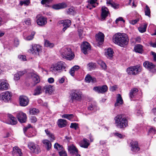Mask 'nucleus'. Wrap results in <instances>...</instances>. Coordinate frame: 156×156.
Masks as SVG:
<instances>
[{
  "mask_svg": "<svg viewBox=\"0 0 156 156\" xmlns=\"http://www.w3.org/2000/svg\"><path fill=\"white\" fill-rule=\"evenodd\" d=\"M54 148L55 149H56L58 150V148H62V146H61L60 145H59V144H58V143H55V144H54Z\"/></svg>",
  "mask_w": 156,
  "mask_h": 156,
  "instance_id": "56",
  "label": "nucleus"
},
{
  "mask_svg": "<svg viewBox=\"0 0 156 156\" xmlns=\"http://www.w3.org/2000/svg\"><path fill=\"white\" fill-rule=\"evenodd\" d=\"M108 88L106 85H104L102 86L94 87L93 88L94 90L98 93L103 94L107 92Z\"/></svg>",
  "mask_w": 156,
  "mask_h": 156,
  "instance_id": "10",
  "label": "nucleus"
},
{
  "mask_svg": "<svg viewBox=\"0 0 156 156\" xmlns=\"http://www.w3.org/2000/svg\"><path fill=\"white\" fill-rule=\"evenodd\" d=\"M123 100L121 95L118 94L116 100V102L115 103V106L116 107L120 105L123 104Z\"/></svg>",
  "mask_w": 156,
  "mask_h": 156,
  "instance_id": "28",
  "label": "nucleus"
},
{
  "mask_svg": "<svg viewBox=\"0 0 156 156\" xmlns=\"http://www.w3.org/2000/svg\"><path fill=\"white\" fill-rule=\"evenodd\" d=\"M74 117V116L73 114H63L62 116V118H66L70 121L72 120Z\"/></svg>",
  "mask_w": 156,
  "mask_h": 156,
  "instance_id": "37",
  "label": "nucleus"
},
{
  "mask_svg": "<svg viewBox=\"0 0 156 156\" xmlns=\"http://www.w3.org/2000/svg\"><path fill=\"white\" fill-rule=\"evenodd\" d=\"M14 44L15 46L16 47L19 44V41L18 38H15L14 39Z\"/></svg>",
  "mask_w": 156,
  "mask_h": 156,
  "instance_id": "62",
  "label": "nucleus"
},
{
  "mask_svg": "<svg viewBox=\"0 0 156 156\" xmlns=\"http://www.w3.org/2000/svg\"><path fill=\"white\" fill-rule=\"evenodd\" d=\"M59 154L60 156H67V154L66 152L64 151L59 152Z\"/></svg>",
  "mask_w": 156,
  "mask_h": 156,
  "instance_id": "55",
  "label": "nucleus"
},
{
  "mask_svg": "<svg viewBox=\"0 0 156 156\" xmlns=\"http://www.w3.org/2000/svg\"><path fill=\"white\" fill-rule=\"evenodd\" d=\"M104 34L99 32L96 35V39L99 45L101 44L104 41Z\"/></svg>",
  "mask_w": 156,
  "mask_h": 156,
  "instance_id": "16",
  "label": "nucleus"
},
{
  "mask_svg": "<svg viewBox=\"0 0 156 156\" xmlns=\"http://www.w3.org/2000/svg\"><path fill=\"white\" fill-rule=\"evenodd\" d=\"M83 97L82 92L78 90H72L69 94V98L72 102L79 101L81 100Z\"/></svg>",
  "mask_w": 156,
  "mask_h": 156,
  "instance_id": "5",
  "label": "nucleus"
},
{
  "mask_svg": "<svg viewBox=\"0 0 156 156\" xmlns=\"http://www.w3.org/2000/svg\"><path fill=\"white\" fill-rule=\"evenodd\" d=\"M66 4L63 3L54 5L52 6V8L55 9H58L66 8Z\"/></svg>",
  "mask_w": 156,
  "mask_h": 156,
  "instance_id": "31",
  "label": "nucleus"
},
{
  "mask_svg": "<svg viewBox=\"0 0 156 156\" xmlns=\"http://www.w3.org/2000/svg\"><path fill=\"white\" fill-rule=\"evenodd\" d=\"M24 22L25 24L28 25H30L31 24V20L30 18H27L25 20Z\"/></svg>",
  "mask_w": 156,
  "mask_h": 156,
  "instance_id": "52",
  "label": "nucleus"
},
{
  "mask_svg": "<svg viewBox=\"0 0 156 156\" xmlns=\"http://www.w3.org/2000/svg\"><path fill=\"white\" fill-rule=\"evenodd\" d=\"M12 94L9 91H6L2 93L0 95V98L2 100L5 102H8L11 98Z\"/></svg>",
  "mask_w": 156,
  "mask_h": 156,
  "instance_id": "11",
  "label": "nucleus"
},
{
  "mask_svg": "<svg viewBox=\"0 0 156 156\" xmlns=\"http://www.w3.org/2000/svg\"><path fill=\"white\" fill-rule=\"evenodd\" d=\"M144 66L149 70L154 69L155 68V65L152 63L148 61H145L143 63Z\"/></svg>",
  "mask_w": 156,
  "mask_h": 156,
  "instance_id": "24",
  "label": "nucleus"
},
{
  "mask_svg": "<svg viewBox=\"0 0 156 156\" xmlns=\"http://www.w3.org/2000/svg\"><path fill=\"white\" fill-rule=\"evenodd\" d=\"M35 32L33 31L31 32L30 35L27 37L26 38V39L27 40L30 41L32 40L34 38V36L35 34Z\"/></svg>",
  "mask_w": 156,
  "mask_h": 156,
  "instance_id": "44",
  "label": "nucleus"
},
{
  "mask_svg": "<svg viewBox=\"0 0 156 156\" xmlns=\"http://www.w3.org/2000/svg\"><path fill=\"white\" fill-rule=\"evenodd\" d=\"M113 51L110 48H108L105 52V55L108 58H111L113 56Z\"/></svg>",
  "mask_w": 156,
  "mask_h": 156,
  "instance_id": "35",
  "label": "nucleus"
},
{
  "mask_svg": "<svg viewBox=\"0 0 156 156\" xmlns=\"http://www.w3.org/2000/svg\"><path fill=\"white\" fill-rule=\"evenodd\" d=\"M117 88V85H115L111 87L110 88V90L112 91H115Z\"/></svg>",
  "mask_w": 156,
  "mask_h": 156,
  "instance_id": "60",
  "label": "nucleus"
},
{
  "mask_svg": "<svg viewBox=\"0 0 156 156\" xmlns=\"http://www.w3.org/2000/svg\"><path fill=\"white\" fill-rule=\"evenodd\" d=\"M71 24V21L69 20H61L58 23V25L61 27H63L62 31H65L66 29L68 28Z\"/></svg>",
  "mask_w": 156,
  "mask_h": 156,
  "instance_id": "9",
  "label": "nucleus"
},
{
  "mask_svg": "<svg viewBox=\"0 0 156 156\" xmlns=\"http://www.w3.org/2000/svg\"><path fill=\"white\" fill-rule=\"evenodd\" d=\"M18 58L21 60L23 61H25L27 60L26 56L25 55H19L18 56Z\"/></svg>",
  "mask_w": 156,
  "mask_h": 156,
  "instance_id": "54",
  "label": "nucleus"
},
{
  "mask_svg": "<svg viewBox=\"0 0 156 156\" xmlns=\"http://www.w3.org/2000/svg\"><path fill=\"white\" fill-rule=\"evenodd\" d=\"M61 57L63 58L71 60L75 56L74 54L72 52L71 49L67 46L62 47L60 50Z\"/></svg>",
  "mask_w": 156,
  "mask_h": 156,
  "instance_id": "3",
  "label": "nucleus"
},
{
  "mask_svg": "<svg viewBox=\"0 0 156 156\" xmlns=\"http://www.w3.org/2000/svg\"><path fill=\"white\" fill-rule=\"evenodd\" d=\"M88 67L90 69H94L96 67L95 63L91 62L89 63L87 65Z\"/></svg>",
  "mask_w": 156,
  "mask_h": 156,
  "instance_id": "47",
  "label": "nucleus"
},
{
  "mask_svg": "<svg viewBox=\"0 0 156 156\" xmlns=\"http://www.w3.org/2000/svg\"><path fill=\"white\" fill-rule=\"evenodd\" d=\"M42 93L41 87L40 86H38L34 90L33 95H39Z\"/></svg>",
  "mask_w": 156,
  "mask_h": 156,
  "instance_id": "36",
  "label": "nucleus"
},
{
  "mask_svg": "<svg viewBox=\"0 0 156 156\" xmlns=\"http://www.w3.org/2000/svg\"><path fill=\"white\" fill-rule=\"evenodd\" d=\"M28 146L31 151L36 154H38L41 151L40 148L38 145L34 142H30L28 143Z\"/></svg>",
  "mask_w": 156,
  "mask_h": 156,
  "instance_id": "8",
  "label": "nucleus"
},
{
  "mask_svg": "<svg viewBox=\"0 0 156 156\" xmlns=\"http://www.w3.org/2000/svg\"><path fill=\"white\" fill-rule=\"evenodd\" d=\"M149 132L151 133L152 134H154L156 133V130L153 127H152L149 130Z\"/></svg>",
  "mask_w": 156,
  "mask_h": 156,
  "instance_id": "61",
  "label": "nucleus"
},
{
  "mask_svg": "<svg viewBox=\"0 0 156 156\" xmlns=\"http://www.w3.org/2000/svg\"><path fill=\"white\" fill-rule=\"evenodd\" d=\"M20 103L21 106H25L28 105L29 102L28 98L24 96H20L19 98Z\"/></svg>",
  "mask_w": 156,
  "mask_h": 156,
  "instance_id": "15",
  "label": "nucleus"
},
{
  "mask_svg": "<svg viewBox=\"0 0 156 156\" xmlns=\"http://www.w3.org/2000/svg\"><path fill=\"white\" fill-rule=\"evenodd\" d=\"M16 116L19 122L21 123H24L26 121V115L22 112L17 113Z\"/></svg>",
  "mask_w": 156,
  "mask_h": 156,
  "instance_id": "12",
  "label": "nucleus"
},
{
  "mask_svg": "<svg viewBox=\"0 0 156 156\" xmlns=\"http://www.w3.org/2000/svg\"><path fill=\"white\" fill-rule=\"evenodd\" d=\"M31 78L34 82V86H35L39 82L40 79L39 76L34 73H31L30 74Z\"/></svg>",
  "mask_w": 156,
  "mask_h": 156,
  "instance_id": "17",
  "label": "nucleus"
},
{
  "mask_svg": "<svg viewBox=\"0 0 156 156\" xmlns=\"http://www.w3.org/2000/svg\"><path fill=\"white\" fill-rule=\"evenodd\" d=\"M13 149L14 150H16V152L18 154L19 156H22V153L21 151V150L19 149L18 147H14L13 148Z\"/></svg>",
  "mask_w": 156,
  "mask_h": 156,
  "instance_id": "45",
  "label": "nucleus"
},
{
  "mask_svg": "<svg viewBox=\"0 0 156 156\" xmlns=\"http://www.w3.org/2000/svg\"><path fill=\"white\" fill-rule=\"evenodd\" d=\"M80 67L78 65H76L72 68L69 72L70 74L73 76L75 75V72L77 71L79 69Z\"/></svg>",
  "mask_w": 156,
  "mask_h": 156,
  "instance_id": "34",
  "label": "nucleus"
},
{
  "mask_svg": "<svg viewBox=\"0 0 156 156\" xmlns=\"http://www.w3.org/2000/svg\"><path fill=\"white\" fill-rule=\"evenodd\" d=\"M81 50L82 52L85 54L87 53V51L90 49V46L89 44L87 42H83L81 46Z\"/></svg>",
  "mask_w": 156,
  "mask_h": 156,
  "instance_id": "13",
  "label": "nucleus"
},
{
  "mask_svg": "<svg viewBox=\"0 0 156 156\" xmlns=\"http://www.w3.org/2000/svg\"><path fill=\"white\" fill-rule=\"evenodd\" d=\"M68 150L69 152L72 154H78V150L75 146L73 145L69 146Z\"/></svg>",
  "mask_w": 156,
  "mask_h": 156,
  "instance_id": "26",
  "label": "nucleus"
},
{
  "mask_svg": "<svg viewBox=\"0 0 156 156\" xmlns=\"http://www.w3.org/2000/svg\"><path fill=\"white\" fill-rule=\"evenodd\" d=\"M144 12L145 15L148 16L149 17H150V10L149 7L147 5H146V7L144 9Z\"/></svg>",
  "mask_w": 156,
  "mask_h": 156,
  "instance_id": "39",
  "label": "nucleus"
},
{
  "mask_svg": "<svg viewBox=\"0 0 156 156\" xmlns=\"http://www.w3.org/2000/svg\"><path fill=\"white\" fill-rule=\"evenodd\" d=\"M50 140L48 139H44L42 140V143L47 151H49L52 145Z\"/></svg>",
  "mask_w": 156,
  "mask_h": 156,
  "instance_id": "21",
  "label": "nucleus"
},
{
  "mask_svg": "<svg viewBox=\"0 0 156 156\" xmlns=\"http://www.w3.org/2000/svg\"><path fill=\"white\" fill-rule=\"evenodd\" d=\"M131 150L134 152H138L140 150L138 145V143L136 141H132L131 143Z\"/></svg>",
  "mask_w": 156,
  "mask_h": 156,
  "instance_id": "18",
  "label": "nucleus"
},
{
  "mask_svg": "<svg viewBox=\"0 0 156 156\" xmlns=\"http://www.w3.org/2000/svg\"><path fill=\"white\" fill-rule=\"evenodd\" d=\"M147 24H144L143 27H139L138 28L139 31L141 33H144L146 31Z\"/></svg>",
  "mask_w": 156,
  "mask_h": 156,
  "instance_id": "41",
  "label": "nucleus"
},
{
  "mask_svg": "<svg viewBox=\"0 0 156 156\" xmlns=\"http://www.w3.org/2000/svg\"><path fill=\"white\" fill-rule=\"evenodd\" d=\"M85 80L86 82L89 83L90 82L93 83L96 82V80L94 77H92L89 74H87L86 76Z\"/></svg>",
  "mask_w": 156,
  "mask_h": 156,
  "instance_id": "27",
  "label": "nucleus"
},
{
  "mask_svg": "<svg viewBox=\"0 0 156 156\" xmlns=\"http://www.w3.org/2000/svg\"><path fill=\"white\" fill-rule=\"evenodd\" d=\"M113 41L115 44L121 47H124L128 44L129 40L126 34L118 33L113 36Z\"/></svg>",
  "mask_w": 156,
  "mask_h": 156,
  "instance_id": "1",
  "label": "nucleus"
},
{
  "mask_svg": "<svg viewBox=\"0 0 156 156\" xmlns=\"http://www.w3.org/2000/svg\"><path fill=\"white\" fill-rule=\"evenodd\" d=\"M49 138L51 141L52 142L54 141L55 139L54 135L52 133L49 136H48Z\"/></svg>",
  "mask_w": 156,
  "mask_h": 156,
  "instance_id": "50",
  "label": "nucleus"
},
{
  "mask_svg": "<svg viewBox=\"0 0 156 156\" xmlns=\"http://www.w3.org/2000/svg\"><path fill=\"white\" fill-rule=\"evenodd\" d=\"M66 65L62 61L58 62L52 65L50 68V71L54 73H61L66 68Z\"/></svg>",
  "mask_w": 156,
  "mask_h": 156,
  "instance_id": "4",
  "label": "nucleus"
},
{
  "mask_svg": "<svg viewBox=\"0 0 156 156\" xmlns=\"http://www.w3.org/2000/svg\"><path fill=\"white\" fill-rule=\"evenodd\" d=\"M39 112V110L36 108H33L30 109V113L31 115H35L38 113Z\"/></svg>",
  "mask_w": 156,
  "mask_h": 156,
  "instance_id": "42",
  "label": "nucleus"
},
{
  "mask_svg": "<svg viewBox=\"0 0 156 156\" xmlns=\"http://www.w3.org/2000/svg\"><path fill=\"white\" fill-rule=\"evenodd\" d=\"M52 0H42L41 1V3L42 4H44L46 3H49L51 2Z\"/></svg>",
  "mask_w": 156,
  "mask_h": 156,
  "instance_id": "58",
  "label": "nucleus"
},
{
  "mask_svg": "<svg viewBox=\"0 0 156 156\" xmlns=\"http://www.w3.org/2000/svg\"><path fill=\"white\" fill-rule=\"evenodd\" d=\"M134 50L135 52L141 53L143 51V46L140 44H136L134 48Z\"/></svg>",
  "mask_w": 156,
  "mask_h": 156,
  "instance_id": "33",
  "label": "nucleus"
},
{
  "mask_svg": "<svg viewBox=\"0 0 156 156\" xmlns=\"http://www.w3.org/2000/svg\"><path fill=\"white\" fill-rule=\"evenodd\" d=\"M119 21H122L124 23L125 22V20H123V18L121 17H120L116 19L115 20L116 23H117Z\"/></svg>",
  "mask_w": 156,
  "mask_h": 156,
  "instance_id": "57",
  "label": "nucleus"
},
{
  "mask_svg": "<svg viewBox=\"0 0 156 156\" xmlns=\"http://www.w3.org/2000/svg\"><path fill=\"white\" fill-rule=\"evenodd\" d=\"M8 116L9 120H10L7 123L8 124L11 125H15L17 123V121L16 119L11 114H8Z\"/></svg>",
  "mask_w": 156,
  "mask_h": 156,
  "instance_id": "23",
  "label": "nucleus"
},
{
  "mask_svg": "<svg viewBox=\"0 0 156 156\" xmlns=\"http://www.w3.org/2000/svg\"><path fill=\"white\" fill-rule=\"evenodd\" d=\"M30 3V1L29 0H25L23 1H21L20 4L21 5H28Z\"/></svg>",
  "mask_w": 156,
  "mask_h": 156,
  "instance_id": "46",
  "label": "nucleus"
},
{
  "mask_svg": "<svg viewBox=\"0 0 156 156\" xmlns=\"http://www.w3.org/2000/svg\"><path fill=\"white\" fill-rule=\"evenodd\" d=\"M88 109L89 110H93L95 112L97 110V107L96 105L91 104L88 107Z\"/></svg>",
  "mask_w": 156,
  "mask_h": 156,
  "instance_id": "43",
  "label": "nucleus"
},
{
  "mask_svg": "<svg viewBox=\"0 0 156 156\" xmlns=\"http://www.w3.org/2000/svg\"><path fill=\"white\" fill-rule=\"evenodd\" d=\"M65 80V77L64 76H63L62 77L59 78L58 79V81L60 83H62L64 82Z\"/></svg>",
  "mask_w": 156,
  "mask_h": 156,
  "instance_id": "63",
  "label": "nucleus"
},
{
  "mask_svg": "<svg viewBox=\"0 0 156 156\" xmlns=\"http://www.w3.org/2000/svg\"><path fill=\"white\" fill-rule=\"evenodd\" d=\"M98 64L101 66V67L104 69H106L107 66L105 63L103 62L100 61L98 62Z\"/></svg>",
  "mask_w": 156,
  "mask_h": 156,
  "instance_id": "48",
  "label": "nucleus"
},
{
  "mask_svg": "<svg viewBox=\"0 0 156 156\" xmlns=\"http://www.w3.org/2000/svg\"><path fill=\"white\" fill-rule=\"evenodd\" d=\"M0 89L4 90L8 88L9 84L6 83L4 80H1L0 81Z\"/></svg>",
  "mask_w": 156,
  "mask_h": 156,
  "instance_id": "25",
  "label": "nucleus"
},
{
  "mask_svg": "<svg viewBox=\"0 0 156 156\" xmlns=\"http://www.w3.org/2000/svg\"><path fill=\"white\" fill-rule=\"evenodd\" d=\"M36 22L38 25L40 26H43L47 23V19L43 16H41L38 18Z\"/></svg>",
  "mask_w": 156,
  "mask_h": 156,
  "instance_id": "14",
  "label": "nucleus"
},
{
  "mask_svg": "<svg viewBox=\"0 0 156 156\" xmlns=\"http://www.w3.org/2000/svg\"><path fill=\"white\" fill-rule=\"evenodd\" d=\"M41 51V47L39 45L34 44L31 45L28 51L37 56L39 55Z\"/></svg>",
  "mask_w": 156,
  "mask_h": 156,
  "instance_id": "7",
  "label": "nucleus"
},
{
  "mask_svg": "<svg viewBox=\"0 0 156 156\" xmlns=\"http://www.w3.org/2000/svg\"><path fill=\"white\" fill-rule=\"evenodd\" d=\"M26 72V70L23 71H19L17 73L19 74L20 76V77L22 76Z\"/></svg>",
  "mask_w": 156,
  "mask_h": 156,
  "instance_id": "64",
  "label": "nucleus"
},
{
  "mask_svg": "<svg viewBox=\"0 0 156 156\" xmlns=\"http://www.w3.org/2000/svg\"><path fill=\"white\" fill-rule=\"evenodd\" d=\"M45 90L46 93H51L53 91L52 87L51 85H48L46 86L45 87Z\"/></svg>",
  "mask_w": 156,
  "mask_h": 156,
  "instance_id": "40",
  "label": "nucleus"
},
{
  "mask_svg": "<svg viewBox=\"0 0 156 156\" xmlns=\"http://www.w3.org/2000/svg\"><path fill=\"white\" fill-rule=\"evenodd\" d=\"M67 122L66 120L63 119H59L58 120V125L60 128H62L66 126Z\"/></svg>",
  "mask_w": 156,
  "mask_h": 156,
  "instance_id": "30",
  "label": "nucleus"
},
{
  "mask_svg": "<svg viewBox=\"0 0 156 156\" xmlns=\"http://www.w3.org/2000/svg\"><path fill=\"white\" fill-rule=\"evenodd\" d=\"M70 127L76 129L78 128V124L76 123H72L71 124Z\"/></svg>",
  "mask_w": 156,
  "mask_h": 156,
  "instance_id": "49",
  "label": "nucleus"
},
{
  "mask_svg": "<svg viewBox=\"0 0 156 156\" xmlns=\"http://www.w3.org/2000/svg\"><path fill=\"white\" fill-rule=\"evenodd\" d=\"M97 0H88V5L87 8H89L90 9L93 8H95L98 5V3L97 2Z\"/></svg>",
  "mask_w": 156,
  "mask_h": 156,
  "instance_id": "20",
  "label": "nucleus"
},
{
  "mask_svg": "<svg viewBox=\"0 0 156 156\" xmlns=\"http://www.w3.org/2000/svg\"><path fill=\"white\" fill-rule=\"evenodd\" d=\"M44 45L45 47L51 48L53 47L54 44L53 43H51L48 40H45Z\"/></svg>",
  "mask_w": 156,
  "mask_h": 156,
  "instance_id": "38",
  "label": "nucleus"
},
{
  "mask_svg": "<svg viewBox=\"0 0 156 156\" xmlns=\"http://www.w3.org/2000/svg\"><path fill=\"white\" fill-rule=\"evenodd\" d=\"M90 144L89 140L86 138H83L80 143V146L85 148H87Z\"/></svg>",
  "mask_w": 156,
  "mask_h": 156,
  "instance_id": "22",
  "label": "nucleus"
},
{
  "mask_svg": "<svg viewBox=\"0 0 156 156\" xmlns=\"http://www.w3.org/2000/svg\"><path fill=\"white\" fill-rule=\"evenodd\" d=\"M142 69V67L140 65H136L128 68L126 72L129 75H135L141 72Z\"/></svg>",
  "mask_w": 156,
  "mask_h": 156,
  "instance_id": "6",
  "label": "nucleus"
},
{
  "mask_svg": "<svg viewBox=\"0 0 156 156\" xmlns=\"http://www.w3.org/2000/svg\"><path fill=\"white\" fill-rule=\"evenodd\" d=\"M115 120L116 126L118 128H124L128 125V120L123 115H118L115 118Z\"/></svg>",
  "mask_w": 156,
  "mask_h": 156,
  "instance_id": "2",
  "label": "nucleus"
},
{
  "mask_svg": "<svg viewBox=\"0 0 156 156\" xmlns=\"http://www.w3.org/2000/svg\"><path fill=\"white\" fill-rule=\"evenodd\" d=\"M138 91V89L134 88L131 89L129 94V96L130 99L134 98L135 96L137 94Z\"/></svg>",
  "mask_w": 156,
  "mask_h": 156,
  "instance_id": "32",
  "label": "nucleus"
},
{
  "mask_svg": "<svg viewBox=\"0 0 156 156\" xmlns=\"http://www.w3.org/2000/svg\"><path fill=\"white\" fill-rule=\"evenodd\" d=\"M101 18L102 20H104L108 16L109 13L108 9L105 7H102L101 8Z\"/></svg>",
  "mask_w": 156,
  "mask_h": 156,
  "instance_id": "19",
  "label": "nucleus"
},
{
  "mask_svg": "<svg viewBox=\"0 0 156 156\" xmlns=\"http://www.w3.org/2000/svg\"><path fill=\"white\" fill-rule=\"evenodd\" d=\"M67 13L69 14L73 15L74 13V9L72 8L69 9L67 11Z\"/></svg>",
  "mask_w": 156,
  "mask_h": 156,
  "instance_id": "51",
  "label": "nucleus"
},
{
  "mask_svg": "<svg viewBox=\"0 0 156 156\" xmlns=\"http://www.w3.org/2000/svg\"><path fill=\"white\" fill-rule=\"evenodd\" d=\"M106 3L108 6H111L115 9H117L119 8V5L114 2L111 0H108Z\"/></svg>",
  "mask_w": 156,
  "mask_h": 156,
  "instance_id": "29",
  "label": "nucleus"
},
{
  "mask_svg": "<svg viewBox=\"0 0 156 156\" xmlns=\"http://www.w3.org/2000/svg\"><path fill=\"white\" fill-rule=\"evenodd\" d=\"M30 120L32 123H35L37 121V119L36 117L32 116L30 118Z\"/></svg>",
  "mask_w": 156,
  "mask_h": 156,
  "instance_id": "53",
  "label": "nucleus"
},
{
  "mask_svg": "<svg viewBox=\"0 0 156 156\" xmlns=\"http://www.w3.org/2000/svg\"><path fill=\"white\" fill-rule=\"evenodd\" d=\"M20 78V77L17 73L15 74L14 76V79L16 80H19Z\"/></svg>",
  "mask_w": 156,
  "mask_h": 156,
  "instance_id": "59",
  "label": "nucleus"
}]
</instances>
